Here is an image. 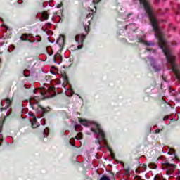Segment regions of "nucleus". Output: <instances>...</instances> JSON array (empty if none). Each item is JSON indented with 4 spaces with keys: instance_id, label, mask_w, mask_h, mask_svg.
I'll return each mask as SVG.
<instances>
[{
    "instance_id": "obj_1",
    "label": "nucleus",
    "mask_w": 180,
    "mask_h": 180,
    "mask_svg": "<svg viewBox=\"0 0 180 180\" xmlns=\"http://www.w3.org/2000/svg\"><path fill=\"white\" fill-rule=\"evenodd\" d=\"M91 124L93 125V127L90 129L91 131L95 133V134H99L102 140L105 141L106 140V135L105 134V131H103V130H102V128H101V124L95 122H93Z\"/></svg>"
},
{
    "instance_id": "obj_2",
    "label": "nucleus",
    "mask_w": 180,
    "mask_h": 180,
    "mask_svg": "<svg viewBox=\"0 0 180 180\" xmlns=\"http://www.w3.org/2000/svg\"><path fill=\"white\" fill-rule=\"evenodd\" d=\"M86 37V36L85 35H76L75 37V40L76 43H78V46H77V49L79 50L81 49H82V47H84V41H85V38Z\"/></svg>"
},
{
    "instance_id": "obj_3",
    "label": "nucleus",
    "mask_w": 180,
    "mask_h": 180,
    "mask_svg": "<svg viewBox=\"0 0 180 180\" xmlns=\"http://www.w3.org/2000/svg\"><path fill=\"white\" fill-rule=\"evenodd\" d=\"M165 165L167 168V174L168 175H172L173 172L175 171V168H176V165L175 164H171V163H165Z\"/></svg>"
},
{
    "instance_id": "obj_4",
    "label": "nucleus",
    "mask_w": 180,
    "mask_h": 180,
    "mask_svg": "<svg viewBox=\"0 0 180 180\" xmlns=\"http://www.w3.org/2000/svg\"><path fill=\"white\" fill-rule=\"evenodd\" d=\"M61 51H58L53 57V62L60 64L63 61V56H61Z\"/></svg>"
},
{
    "instance_id": "obj_5",
    "label": "nucleus",
    "mask_w": 180,
    "mask_h": 180,
    "mask_svg": "<svg viewBox=\"0 0 180 180\" xmlns=\"http://www.w3.org/2000/svg\"><path fill=\"white\" fill-rule=\"evenodd\" d=\"M150 65L152 68H153L155 72H159V71H161V66L157 65L155 64V60L153 58H150Z\"/></svg>"
},
{
    "instance_id": "obj_6",
    "label": "nucleus",
    "mask_w": 180,
    "mask_h": 180,
    "mask_svg": "<svg viewBox=\"0 0 180 180\" xmlns=\"http://www.w3.org/2000/svg\"><path fill=\"white\" fill-rule=\"evenodd\" d=\"M38 109L39 112H41L42 116H44L45 115H47L49 112H50V108H44L43 106L40 105V104H38Z\"/></svg>"
},
{
    "instance_id": "obj_7",
    "label": "nucleus",
    "mask_w": 180,
    "mask_h": 180,
    "mask_svg": "<svg viewBox=\"0 0 180 180\" xmlns=\"http://www.w3.org/2000/svg\"><path fill=\"white\" fill-rule=\"evenodd\" d=\"M29 36V34L24 33L21 36L18 37V39L20 40V41H28Z\"/></svg>"
},
{
    "instance_id": "obj_8",
    "label": "nucleus",
    "mask_w": 180,
    "mask_h": 180,
    "mask_svg": "<svg viewBox=\"0 0 180 180\" xmlns=\"http://www.w3.org/2000/svg\"><path fill=\"white\" fill-rule=\"evenodd\" d=\"M65 37L64 35H61L56 41V43H65Z\"/></svg>"
},
{
    "instance_id": "obj_9",
    "label": "nucleus",
    "mask_w": 180,
    "mask_h": 180,
    "mask_svg": "<svg viewBox=\"0 0 180 180\" xmlns=\"http://www.w3.org/2000/svg\"><path fill=\"white\" fill-rule=\"evenodd\" d=\"M44 79H45L47 85H50V84H51V76H50V75L45 76Z\"/></svg>"
},
{
    "instance_id": "obj_10",
    "label": "nucleus",
    "mask_w": 180,
    "mask_h": 180,
    "mask_svg": "<svg viewBox=\"0 0 180 180\" xmlns=\"http://www.w3.org/2000/svg\"><path fill=\"white\" fill-rule=\"evenodd\" d=\"M12 101H13V98L11 100L10 98H6L7 108H11V105H12Z\"/></svg>"
},
{
    "instance_id": "obj_11",
    "label": "nucleus",
    "mask_w": 180,
    "mask_h": 180,
    "mask_svg": "<svg viewBox=\"0 0 180 180\" xmlns=\"http://www.w3.org/2000/svg\"><path fill=\"white\" fill-rule=\"evenodd\" d=\"M79 122L82 124V126H88V121L86 120L79 118Z\"/></svg>"
},
{
    "instance_id": "obj_12",
    "label": "nucleus",
    "mask_w": 180,
    "mask_h": 180,
    "mask_svg": "<svg viewBox=\"0 0 180 180\" xmlns=\"http://www.w3.org/2000/svg\"><path fill=\"white\" fill-rule=\"evenodd\" d=\"M84 137V134L82 133L79 132L77 133V135L75 136L76 140H82V138Z\"/></svg>"
},
{
    "instance_id": "obj_13",
    "label": "nucleus",
    "mask_w": 180,
    "mask_h": 180,
    "mask_svg": "<svg viewBox=\"0 0 180 180\" xmlns=\"http://www.w3.org/2000/svg\"><path fill=\"white\" fill-rule=\"evenodd\" d=\"M49 13H47V12L45 11V12L42 13V18L44 19H45V20H47L49 19Z\"/></svg>"
},
{
    "instance_id": "obj_14",
    "label": "nucleus",
    "mask_w": 180,
    "mask_h": 180,
    "mask_svg": "<svg viewBox=\"0 0 180 180\" xmlns=\"http://www.w3.org/2000/svg\"><path fill=\"white\" fill-rule=\"evenodd\" d=\"M148 167H150V168H151L152 169H156V168H157V165H155V163H150L149 165H148Z\"/></svg>"
},
{
    "instance_id": "obj_15",
    "label": "nucleus",
    "mask_w": 180,
    "mask_h": 180,
    "mask_svg": "<svg viewBox=\"0 0 180 180\" xmlns=\"http://www.w3.org/2000/svg\"><path fill=\"white\" fill-rule=\"evenodd\" d=\"M63 81L64 82L68 84L70 82V80L68 79V77L67 75H63Z\"/></svg>"
},
{
    "instance_id": "obj_16",
    "label": "nucleus",
    "mask_w": 180,
    "mask_h": 180,
    "mask_svg": "<svg viewBox=\"0 0 180 180\" xmlns=\"http://www.w3.org/2000/svg\"><path fill=\"white\" fill-rule=\"evenodd\" d=\"M146 46H154V42L151 41H145V44Z\"/></svg>"
},
{
    "instance_id": "obj_17",
    "label": "nucleus",
    "mask_w": 180,
    "mask_h": 180,
    "mask_svg": "<svg viewBox=\"0 0 180 180\" xmlns=\"http://www.w3.org/2000/svg\"><path fill=\"white\" fill-rule=\"evenodd\" d=\"M124 171H125V173H124V175H129L130 174V168H124Z\"/></svg>"
},
{
    "instance_id": "obj_18",
    "label": "nucleus",
    "mask_w": 180,
    "mask_h": 180,
    "mask_svg": "<svg viewBox=\"0 0 180 180\" xmlns=\"http://www.w3.org/2000/svg\"><path fill=\"white\" fill-rule=\"evenodd\" d=\"M100 180H110V179L108 176L103 175Z\"/></svg>"
},
{
    "instance_id": "obj_19",
    "label": "nucleus",
    "mask_w": 180,
    "mask_h": 180,
    "mask_svg": "<svg viewBox=\"0 0 180 180\" xmlns=\"http://www.w3.org/2000/svg\"><path fill=\"white\" fill-rule=\"evenodd\" d=\"M138 42L143 43L144 44L146 43V41H144V39H143V37H141L138 39Z\"/></svg>"
},
{
    "instance_id": "obj_20",
    "label": "nucleus",
    "mask_w": 180,
    "mask_h": 180,
    "mask_svg": "<svg viewBox=\"0 0 180 180\" xmlns=\"http://www.w3.org/2000/svg\"><path fill=\"white\" fill-rule=\"evenodd\" d=\"M37 118H36V115L34 117H32V123H37Z\"/></svg>"
},
{
    "instance_id": "obj_21",
    "label": "nucleus",
    "mask_w": 180,
    "mask_h": 180,
    "mask_svg": "<svg viewBox=\"0 0 180 180\" xmlns=\"http://www.w3.org/2000/svg\"><path fill=\"white\" fill-rule=\"evenodd\" d=\"M32 129H36V127H37L36 122H32Z\"/></svg>"
},
{
    "instance_id": "obj_22",
    "label": "nucleus",
    "mask_w": 180,
    "mask_h": 180,
    "mask_svg": "<svg viewBox=\"0 0 180 180\" xmlns=\"http://www.w3.org/2000/svg\"><path fill=\"white\" fill-rule=\"evenodd\" d=\"M107 148L108 151L110 153V154H113V150H112L110 146H107Z\"/></svg>"
},
{
    "instance_id": "obj_23",
    "label": "nucleus",
    "mask_w": 180,
    "mask_h": 180,
    "mask_svg": "<svg viewBox=\"0 0 180 180\" xmlns=\"http://www.w3.org/2000/svg\"><path fill=\"white\" fill-rule=\"evenodd\" d=\"M49 91H56V87H54V86H51L49 87Z\"/></svg>"
},
{
    "instance_id": "obj_24",
    "label": "nucleus",
    "mask_w": 180,
    "mask_h": 180,
    "mask_svg": "<svg viewBox=\"0 0 180 180\" xmlns=\"http://www.w3.org/2000/svg\"><path fill=\"white\" fill-rule=\"evenodd\" d=\"M110 155H111L112 160H116V156L115 155V153H110Z\"/></svg>"
},
{
    "instance_id": "obj_25",
    "label": "nucleus",
    "mask_w": 180,
    "mask_h": 180,
    "mask_svg": "<svg viewBox=\"0 0 180 180\" xmlns=\"http://www.w3.org/2000/svg\"><path fill=\"white\" fill-rule=\"evenodd\" d=\"M95 143H96V144H101V140H99V139H97V140H96Z\"/></svg>"
},
{
    "instance_id": "obj_26",
    "label": "nucleus",
    "mask_w": 180,
    "mask_h": 180,
    "mask_svg": "<svg viewBox=\"0 0 180 180\" xmlns=\"http://www.w3.org/2000/svg\"><path fill=\"white\" fill-rule=\"evenodd\" d=\"M61 6H63V3H60V4H58L57 5L58 9H60V8H61Z\"/></svg>"
},
{
    "instance_id": "obj_27",
    "label": "nucleus",
    "mask_w": 180,
    "mask_h": 180,
    "mask_svg": "<svg viewBox=\"0 0 180 180\" xmlns=\"http://www.w3.org/2000/svg\"><path fill=\"white\" fill-rule=\"evenodd\" d=\"M94 4H99L101 2V0H94Z\"/></svg>"
},
{
    "instance_id": "obj_28",
    "label": "nucleus",
    "mask_w": 180,
    "mask_h": 180,
    "mask_svg": "<svg viewBox=\"0 0 180 180\" xmlns=\"http://www.w3.org/2000/svg\"><path fill=\"white\" fill-rule=\"evenodd\" d=\"M111 174H112L111 179L115 180L116 179L115 178V174L113 173H111Z\"/></svg>"
},
{
    "instance_id": "obj_29",
    "label": "nucleus",
    "mask_w": 180,
    "mask_h": 180,
    "mask_svg": "<svg viewBox=\"0 0 180 180\" xmlns=\"http://www.w3.org/2000/svg\"><path fill=\"white\" fill-rule=\"evenodd\" d=\"M5 108H0V112H4V110H6Z\"/></svg>"
},
{
    "instance_id": "obj_30",
    "label": "nucleus",
    "mask_w": 180,
    "mask_h": 180,
    "mask_svg": "<svg viewBox=\"0 0 180 180\" xmlns=\"http://www.w3.org/2000/svg\"><path fill=\"white\" fill-rule=\"evenodd\" d=\"M29 115L32 117H34V114L33 112L29 113Z\"/></svg>"
},
{
    "instance_id": "obj_31",
    "label": "nucleus",
    "mask_w": 180,
    "mask_h": 180,
    "mask_svg": "<svg viewBox=\"0 0 180 180\" xmlns=\"http://www.w3.org/2000/svg\"><path fill=\"white\" fill-rule=\"evenodd\" d=\"M142 168H144L146 169V168H147V165L146 164H143L142 165Z\"/></svg>"
},
{
    "instance_id": "obj_32",
    "label": "nucleus",
    "mask_w": 180,
    "mask_h": 180,
    "mask_svg": "<svg viewBox=\"0 0 180 180\" xmlns=\"http://www.w3.org/2000/svg\"><path fill=\"white\" fill-rule=\"evenodd\" d=\"M122 41H124V42L126 43V42L127 41V39H126L125 38H122Z\"/></svg>"
},
{
    "instance_id": "obj_33",
    "label": "nucleus",
    "mask_w": 180,
    "mask_h": 180,
    "mask_svg": "<svg viewBox=\"0 0 180 180\" xmlns=\"http://www.w3.org/2000/svg\"><path fill=\"white\" fill-rule=\"evenodd\" d=\"M155 133H160V129H155Z\"/></svg>"
},
{
    "instance_id": "obj_34",
    "label": "nucleus",
    "mask_w": 180,
    "mask_h": 180,
    "mask_svg": "<svg viewBox=\"0 0 180 180\" xmlns=\"http://www.w3.org/2000/svg\"><path fill=\"white\" fill-rule=\"evenodd\" d=\"M154 180H160V178L158 177V176H155V178H154Z\"/></svg>"
},
{
    "instance_id": "obj_35",
    "label": "nucleus",
    "mask_w": 180,
    "mask_h": 180,
    "mask_svg": "<svg viewBox=\"0 0 180 180\" xmlns=\"http://www.w3.org/2000/svg\"><path fill=\"white\" fill-rule=\"evenodd\" d=\"M135 178H136L138 180L141 179V177H140V176H136Z\"/></svg>"
},
{
    "instance_id": "obj_36",
    "label": "nucleus",
    "mask_w": 180,
    "mask_h": 180,
    "mask_svg": "<svg viewBox=\"0 0 180 180\" xmlns=\"http://www.w3.org/2000/svg\"><path fill=\"white\" fill-rule=\"evenodd\" d=\"M85 30L86 32H89V27H87V30H86V27H85Z\"/></svg>"
},
{
    "instance_id": "obj_37",
    "label": "nucleus",
    "mask_w": 180,
    "mask_h": 180,
    "mask_svg": "<svg viewBox=\"0 0 180 180\" xmlns=\"http://www.w3.org/2000/svg\"><path fill=\"white\" fill-rule=\"evenodd\" d=\"M25 70H24L23 72H22L23 76H24V77H29V76H27V75H26L25 74Z\"/></svg>"
},
{
    "instance_id": "obj_38",
    "label": "nucleus",
    "mask_w": 180,
    "mask_h": 180,
    "mask_svg": "<svg viewBox=\"0 0 180 180\" xmlns=\"http://www.w3.org/2000/svg\"><path fill=\"white\" fill-rule=\"evenodd\" d=\"M2 123H5V117L4 118Z\"/></svg>"
},
{
    "instance_id": "obj_39",
    "label": "nucleus",
    "mask_w": 180,
    "mask_h": 180,
    "mask_svg": "<svg viewBox=\"0 0 180 180\" xmlns=\"http://www.w3.org/2000/svg\"><path fill=\"white\" fill-rule=\"evenodd\" d=\"M52 74H53V75H56V72H52Z\"/></svg>"
},
{
    "instance_id": "obj_40",
    "label": "nucleus",
    "mask_w": 180,
    "mask_h": 180,
    "mask_svg": "<svg viewBox=\"0 0 180 180\" xmlns=\"http://www.w3.org/2000/svg\"><path fill=\"white\" fill-rule=\"evenodd\" d=\"M172 153H175V150H172Z\"/></svg>"
},
{
    "instance_id": "obj_41",
    "label": "nucleus",
    "mask_w": 180,
    "mask_h": 180,
    "mask_svg": "<svg viewBox=\"0 0 180 180\" xmlns=\"http://www.w3.org/2000/svg\"><path fill=\"white\" fill-rule=\"evenodd\" d=\"M165 119H166V117H165L164 120H165Z\"/></svg>"
},
{
    "instance_id": "obj_42",
    "label": "nucleus",
    "mask_w": 180,
    "mask_h": 180,
    "mask_svg": "<svg viewBox=\"0 0 180 180\" xmlns=\"http://www.w3.org/2000/svg\"><path fill=\"white\" fill-rule=\"evenodd\" d=\"M165 119H166V117H165L164 120H165Z\"/></svg>"
},
{
    "instance_id": "obj_43",
    "label": "nucleus",
    "mask_w": 180,
    "mask_h": 180,
    "mask_svg": "<svg viewBox=\"0 0 180 180\" xmlns=\"http://www.w3.org/2000/svg\"><path fill=\"white\" fill-rule=\"evenodd\" d=\"M46 132V130H44V133H45Z\"/></svg>"
}]
</instances>
